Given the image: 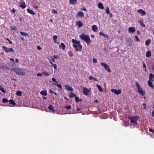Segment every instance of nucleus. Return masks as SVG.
I'll return each instance as SVG.
<instances>
[{
	"mask_svg": "<svg viewBox=\"0 0 154 154\" xmlns=\"http://www.w3.org/2000/svg\"><path fill=\"white\" fill-rule=\"evenodd\" d=\"M72 42L73 44V46L75 49L76 51H81L82 49V45L80 44L79 42L78 41L76 40L72 39Z\"/></svg>",
	"mask_w": 154,
	"mask_h": 154,
	"instance_id": "f257e3e1",
	"label": "nucleus"
},
{
	"mask_svg": "<svg viewBox=\"0 0 154 154\" xmlns=\"http://www.w3.org/2000/svg\"><path fill=\"white\" fill-rule=\"evenodd\" d=\"M79 37L82 40L85 42L87 44H89L91 43V41L89 35L82 33L79 35Z\"/></svg>",
	"mask_w": 154,
	"mask_h": 154,
	"instance_id": "f03ea898",
	"label": "nucleus"
},
{
	"mask_svg": "<svg viewBox=\"0 0 154 154\" xmlns=\"http://www.w3.org/2000/svg\"><path fill=\"white\" fill-rule=\"evenodd\" d=\"M11 71L15 72L18 75H23L25 74V70L21 69H11Z\"/></svg>",
	"mask_w": 154,
	"mask_h": 154,
	"instance_id": "7ed1b4c3",
	"label": "nucleus"
},
{
	"mask_svg": "<svg viewBox=\"0 0 154 154\" xmlns=\"http://www.w3.org/2000/svg\"><path fill=\"white\" fill-rule=\"evenodd\" d=\"M135 85L136 86V88H137V91L138 93L142 96H144L146 93L143 90L142 88L140 87V84L137 82H135Z\"/></svg>",
	"mask_w": 154,
	"mask_h": 154,
	"instance_id": "20e7f679",
	"label": "nucleus"
},
{
	"mask_svg": "<svg viewBox=\"0 0 154 154\" xmlns=\"http://www.w3.org/2000/svg\"><path fill=\"white\" fill-rule=\"evenodd\" d=\"M139 119V117L137 116H132L128 117V119L131 121V123H134L136 125H137V121Z\"/></svg>",
	"mask_w": 154,
	"mask_h": 154,
	"instance_id": "39448f33",
	"label": "nucleus"
},
{
	"mask_svg": "<svg viewBox=\"0 0 154 154\" xmlns=\"http://www.w3.org/2000/svg\"><path fill=\"white\" fill-rule=\"evenodd\" d=\"M91 88H90V90L86 87H84L83 89V94L86 96L89 95V93L90 92Z\"/></svg>",
	"mask_w": 154,
	"mask_h": 154,
	"instance_id": "423d86ee",
	"label": "nucleus"
},
{
	"mask_svg": "<svg viewBox=\"0 0 154 154\" xmlns=\"http://www.w3.org/2000/svg\"><path fill=\"white\" fill-rule=\"evenodd\" d=\"M101 65L104 67L105 69L108 72H111V70L109 66L107 64L105 63H102Z\"/></svg>",
	"mask_w": 154,
	"mask_h": 154,
	"instance_id": "0eeeda50",
	"label": "nucleus"
},
{
	"mask_svg": "<svg viewBox=\"0 0 154 154\" xmlns=\"http://www.w3.org/2000/svg\"><path fill=\"white\" fill-rule=\"evenodd\" d=\"M3 48L5 52L8 53L10 52H14V50L11 48H8L6 47L5 46L2 47Z\"/></svg>",
	"mask_w": 154,
	"mask_h": 154,
	"instance_id": "6e6552de",
	"label": "nucleus"
},
{
	"mask_svg": "<svg viewBox=\"0 0 154 154\" xmlns=\"http://www.w3.org/2000/svg\"><path fill=\"white\" fill-rule=\"evenodd\" d=\"M20 7L22 8L23 9H24L26 8V6L25 4V3L23 0L21 1V2H20Z\"/></svg>",
	"mask_w": 154,
	"mask_h": 154,
	"instance_id": "1a4fd4ad",
	"label": "nucleus"
},
{
	"mask_svg": "<svg viewBox=\"0 0 154 154\" xmlns=\"http://www.w3.org/2000/svg\"><path fill=\"white\" fill-rule=\"evenodd\" d=\"M111 91L112 92H114L115 94L117 95H119L121 94V90L120 89H119L118 90H117L116 89H112L111 90Z\"/></svg>",
	"mask_w": 154,
	"mask_h": 154,
	"instance_id": "9d476101",
	"label": "nucleus"
},
{
	"mask_svg": "<svg viewBox=\"0 0 154 154\" xmlns=\"http://www.w3.org/2000/svg\"><path fill=\"white\" fill-rule=\"evenodd\" d=\"M137 12L141 14V16H143L146 14V12L142 9H140L137 11Z\"/></svg>",
	"mask_w": 154,
	"mask_h": 154,
	"instance_id": "9b49d317",
	"label": "nucleus"
},
{
	"mask_svg": "<svg viewBox=\"0 0 154 154\" xmlns=\"http://www.w3.org/2000/svg\"><path fill=\"white\" fill-rule=\"evenodd\" d=\"M77 16L78 17L82 18L84 17V13L80 11L77 13Z\"/></svg>",
	"mask_w": 154,
	"mask_h": 154,
	"instance_id": "f8f14e48",
	"label": "nucleus"
},
{
	"mask_svg": "<svg viewBox=\"0 0 154 154\" xmlns=\"http://www.w3.org/2000/svg\"><path fill=\"white\" fill-rule=\"evenodd\" d=\"M136 31L135 28L134 27H131L128 28V32L130 33H134Z\"/></svg>",
	"mask_w": 154,
	"mask_h": 154,
	"instance_id": "ddd939ff",
	"label": "nucleus"
},
{
	"mask_svg": "<svg viewBox=\"0 0 154 154\" xmlns=\"http://www.w3.org/2000/svg\"><path fill=\"white\" fill-rule=\"evenodd\" d=\"M149 80L154 81V75L152 73H150L149 77Z\"/></svg>",
	"mask_w": 154,
	"mask_h": 154,
	"instance_id": "4468645a",
	"label": "nucleus"
},
{
	"mask_svg": "<svg viewBox=\"0 0 154 154\" xmlns=\"http://www.w3.org/2000/svg\"><path fill=\"white\" fill-rule=\"evenodd\" d=\"M150 80H149L148 82V84L149 86L152 89L154 88V86L152 84V82Z\"/></svg>",
	"mask_w": 154,
	"mask_h": 154,
	"instance_id": "2eb2a0df",
	"label": "nucleus"
},
{
	"mask_svg": "<svg viewBox=\"0 0 154 154\" xmlns=\"http://www.w3.org/2000/svg\"><path fill=\"white\" fill-rule=\"evenodd\" d=\"M65 87L69 91H73V90L72 88L70 86H69L68 85H65Z\"/></svg>",
	"mask_w": 154,
	"mask_h": 154,
	"instance_id": "dca6fc26",
	"label": "nucleus"
},
{
	"mask_svg": "<svg viewBox=\"0 0 154 154\" xmlns=\"http://www.w3.org/2000/svg\"><path fill=\"white\" fill-rule=\"evenodd\" d=\"M76 24L78 26L79 28L82 27L83 25V23L80 21H77L76 22Z\"/></svg>",
	"mask_w": 154,
	"mask_h": 154,
	"instance_id": "f3484780",
	"label": "nucleus"
},
{
	"mask_svg": "<svg viewBox=\"0 0 154 154\" xmlns=\"http://www.w3.org/2000/svg\"><path fill=\"white\" fill-rule=\"evenodd\" d=\"M49 62L52 66L55 69H57V65L56 64H54L51 60H49Z\"/></svg>",
	"mask_w": 154,
	"mask_h": 154,
	"instance_id": "a211bd4d",
	"label": "nucleus"
},
{
	"mask_svg": "<svg viewBox=\"0 0 154 154\" xmlns=\"http://www.w3.org/2000/svg\"><path fill=\"white\" fill-rule=\"evenodd\" d=\"M98 7L99 8L101 9H104V7L103 4L101 3H99L98 5Z\"/></svg>",
	"mask_w": 154,
	"mask_h": 154,
	"instance_id": "6ab92c4d",
	"label": "nucleus"
},
{
	"mask_svg": "<svg viewBox=\"0 0 154 154\" xmlns=\"http://www.w3.org/2000/svg\"><path fill=\"white\" fill-rule=\"evenodd\" d=\"M77 3V0H69L70 4L73 5Z\"/></svg>",
	"mask_w": 154,
	"mask_h": 154,
	"instance_id": "aec40b11",
	"label": "nucleus"
},
{
	"mask_svg": "<svg viewBox=\"0 0 154 154\" xmlns=\"http://www.w3.org/2000/svg\"><path fill=\"white\" fill-rule=\"evenodd\" d=\"M27 12L31 14L35 15V13L32 10H31L30 9L28 8L27 9Z\"/></svg>",
	"mask_w": 154,
	"mask_h": 154,
	"instance_id": "412c9836",
	"label": "nucleus"
},
{
	"mask_svg": "<svg viewBox=\"0 0 154 154\" xmlns=\"http://www.w3.org/2000/svg\"><path fill=\"white\" fill-rule=\"evenodd\" d=\"M92 29L95 32H96L98 28H97V26L96 25H93L92 26Z\"/></svg>",
	"mask_w": 154,
	"mask_h": 154,
	"instance_id": "4be33fe9",
	"label": "nucleus"
},
{
	"mask_svg": "<svg viewBox=\"0 0 154 154\" xmlns=\"http://www.w3.org/2000/svg\"><path fill=\"white\" fill-rule=\"evenodd\" d=\"M20 33L23 36H24L25 37H26V36L28 37L29 36V35H28V34L26 32H20Z\"/></svg>",
	"mask_w": 154,
	"mask_h": 154,
	"instance_id": "5701e85b",
	"label": "nucleus"
},
{
	"mask_svg": "<svg viewBox=\"0 0 154 154\" xmlns=\"http://www.w3.org/2000/svg\"><path fill=\"white\" fill-rule=\"evenodd\" d=\"M40 93L43 96H46L47 95V93L46 91H42Z\"/></svg>",
	"mask_w": 154,
	"mask_h": 154,
	"instance_id": "b1692460",
	"label": "nucleus"
},
{
	"mask_svg": "<svg viewBox=\"0 0 154 154\" xmlns=\"http://www.w3.org/2000/svg\"><path fill=\"white\" fill-rule=\"evenodd\" d=\"M88 79L90 80L93 79L95 81H96L97 82L98 81V80H97V78H94V77H93V76H89V77L88 78Z\"/></svg>",
	"mask_w": 154,
	"mask_h": 154,
	"instance_id": "393cba45",
	"label": "nucleus"
},
{
	"mask_svg": "<svg viewBox=\"0 0 154 154\" xmlns=\"http://www.w3.org/2000/svg\"><path fill=\"white\" fill-rule=\"evenodd\" d=\"M151 55V52L149 51L147 52V53L146 54V56L147 57H150Z\"/></svg>",
	"mask_w": 154,
	"mask_h": 154,
	"instance_id": "a878e982",
	"label": "nucleus"
},
{
	"mask_svg": "<svg viewBox=\"0 0 154 154\" xmlns=\"http://www.w3.org/2000/svg\"><path fill=\"white\" fill-rule=\"evenodd\" d=\"M75 101L77 103H78L79 102H81L82 101V100L79 99V98L77 97L76 96L75 97Z\"/></svg>",
	"mask_w": 154,
	"mask_h": 154,
	"instance_id": "bb28decb",
	"label": "nucleus"
},
{
	"mask_svg": "<svg viewBox=\"0 0 154 154\" xmlns=\"http://www.w3.org/2000/svg\"><path fill=\"white\" fill-rule=\"evenodd\" d=\"M139 23H140V26L143 27H145V25L143 23V21L142 20H140L139 21Z\"/></svg>",
	"mask_w": 154,
	"mask_h": 154,
	"instance_id": "cd10ccee",
	"label": "nucleus"
},
{
	"mask_svg": "<svg viewBox=\"0 0 154 154\" xmlns=\"http://www.w3.org/2000/svg\"><path fill=\"white\" fill-rule=\"evenodd\" d=\"M151 42V40L150 39H149L148 40H147L145 42V44L146 45H149Z\"/></svg>",
	"mask_w": 154,
	"mask_h": 154,
	"instance_id": "c85d7f7f",
	"label": "nucleus"
},
{
	"mask_svg": "<svg viewBox=\"0 0 154 154\" xmlns=\"http://www.w3.org/2000/svg\"><path fill=\"white\" fill-rule=\"evenodd\" d=\"M53 85H56L57 87L59 88L60 89H62V86L60 84H55V83H53Z\"/></svg>",
	"mask_w": 154,
	"mask_h": 154,
	"instance_id": "c756f323",
	"label": "nucleus"
},
{
	"mask_svg": "<svg viewBox=\"0 0 154 154\" xmlns=\"http://www.w3.org/2000/svg\"><path fill=\"white\" fill-rule=\"evenodd\" d=\"M9 102L12 105H15L16 104L14 101L13 100H9Z\"/></svg>",
	"mask_w": 154,
	"mask_h": 154,
	"instance_id": "7c9ffc66",
	"label": "nucleus"
},
{
	"mask_svg": "<svg viewBox=\"0 0 154 154\" xmlns=\"http://www.w3.org/2000/svg\"><path fill=\"white\" fill-rule=\"evenodd\" d=\"M42 75H44L45 76H49V74L48 73V72H45V71L43 72H42Z\"/></svg>",
	"mask_w": 154,
	"mask_h": 154,
	"instance_id": "2f4dec72",
	"label": "nucleus"
},
{
	"mask_svg": "<svg viewBox=\"0 0 154 154\" xmlns=\"http://www.w3.org/2000/svg\"><path fill=\"white\" fill-rule=\"evenodd\" d=\"M48 108L49 109L52 111H54V107L52 105H50Z\"/></svg>",
	"mask_w": 154,
	"mask_h": 154,
	"instance_id": "473e14b6",
	"label": "nucleus"
},
{
	"mask_svg": "<svg viewBox=\"0 0 154 154\" xmlns=\"http://www.w3.org/2000/svg\"><path fill=\"white\" fill-rule=\"evenodd\" d=\"M97 87L99 91L101 92H102L103 90L101 86L98 85H97Z\"/></svg>",
	"mask_w": 154,
	"mask_h": 154,
	"instance_id": "72a5a7b5",
	"label": "nucleus"
},
{
	"mask_svg": "<svg viewBox=\"0 0 154 154\" xmlns=\"http://www.w3.org/2000/svg\"><path fill=\"white\" fill-rule=\"evenodd\" d=\"M2 101L3 103H6L8 102L9 100L6 98H4L2 99Z\"/></svg>",
	"mask_w": 154,
	"mask_h": 154,
	"instance_id": "f704fd0d",
	"label": "nucleus"
},
{
	"mask_svg": "<svg viewBox=\"0 0 154 154\" xmlns=\"http://www.w3.org/2000/svg\"><path fill=\"white\" fill-rule=\"evenodd\" d=\"M76 95H75V94L73 93H71L70 94H69V96L71 97H76Z\"/></svg>",
	"mask_w": 154,
	"mask_h": 154,
	"instance_id": "c9c22d12",
	"label": "nucleus"
},
{
	"mask_svg": "<svg viewBox=\"0 0 154 154\" xmlns=\"http://www.w3.org/2000/svg\"><path fill=\"white\" fill-rule=\"evenodd\" d=\"M109 8L108 7L106 8V12L107 14H109L110 13Z\"/></svg>",
	"mask_w": 154,
	"mask_h": 154,
	"instance_id": "e433bc0d",
	"label": "nucleus"
},
{
	"mask_svg": "<svg viewBox=\"0 0 154 154\" xmlns=\"http://www.w3.org/2000/svg\"><path fill=\"white\" fill-rule=\"evenodd\" d=\"M22 93L20 91H17L16 94L18 96H20L21 95Z\"/></svg>",
	"mask_w": 154,
	"mask_h": 154,
	"instance_id": "4c0bfd02",
	"label": "nucleus"
},
{
	"mask_svg": "<svg viewBox=\"0 0 154 154\" xmlns=\"http://www.w3.org/2000/svg\"><path fill=\"white\" fill-rule=\"evenodd\" d=\"M0 87L1 88H0V91L2 92L3 93H6V91H5L4 90V88L2 87V86H0Z\"/></svg>",
	"mask_w": 154,
	"mask_h": 154,
	"instance_id": "58836bf2",
	"label": "nucleus"
},
{
	"mask_svg": "<svg viewBox=\"0 0 154 154\" xmlns=\"http://www.w3.org/2000/svg\"><path fill=\"white\" fill-rule=\"evenodd\" d=\"M61 46L62 47V48L63 49H64L65 48H66V45H65V44L63 43H61Z\"/></svg>",
	"mask_w": 154,
	"mask_h": 154,
	"instance_id": "ea45409f",
	"label": "nucleus"
},
{
	"mask_svg": "<svg viewBox=\"0 0 154 154\" xmlns=\"http://www.w3.org/2000/svg\"><path fill=\"white\" fill-rule=\"evenodd\" d=\"M52 13L53 14H57V11L55 9H53L52 11Z\"/></svg>",
	"mask_w": 154,
	"mask_h": 154,
	"instance_id": "a19ab883",
	"label": "nucleus"
},
{
	"mask_svg": "<svg viewBox=\"0 0 154 154\" xmlns=\"http://www.w3.org/2000/svg\"><path fill=\"white\" fill-rule=\"evenodd\" d=\"M57 38V35H54L53 37V39L54 41L56 40V39Z\"/></svg>",
	"mask_w": 154,
	"mask_h": 154,
	"instance_id": "79ce46f5",
	"label": "nucleus"
},
{
	"mask_svg": "<svg viewBox=\"0 0 154 154\" xmlns=\"http://www.w3.org/2000/svg\"><path fill=\"white\" fill-rule=\"evenodd\" d=\"M135 39H136V41H138V42L140 41V40L139 39V38L137 36L135 35Z\"/></svg>",
	"mask_w": 154,
	"mask_h": 154,
	"instance_id": "37998d69",
	"label": "nucleus"
},
{
	"mask_svg": "<svg viewBox=\"0 0 154 154\" xmlns=\"http://www.w3.org/2000/svg\"><path fill=\"white\" fill-rule=\"evenodd\" d=\"M71 107V106L70 105H68V106H66L65 107V108L67 109H70Z\"/></svg>",
	"mask_w": 154,
	"mask_h": 154,
	"instance_id": "c03bdc74",
	"label": "nucleus"
},
{
	"mask_svg": "<svg viewBox=\"0 0 154 154\" xmlns=\"http://www.w3.org/2000/svg\"><path fill=\"white\" fill-rule=\"evenodd\" d=\"M93 62L94 63H97V59L96 58H93Z\"/></svg>",
	"mask_w": 154,
	"mask_h": 154,
	"instance_id": "a18cd8bd",
	"label": "nucleus"
},
{
	"mask_svg": "<svg viewBox=\"0 0 154 154\" xmlns=\"http://www.w3.org/2000/svg\"><path fill=\"white\" fill-rule=\"evenodd\" d=\"M149 131L152 132V133L154 134V130L152 128H149Z\"/></svg>",
	"mask_w": 154,
	"mask_h": 154,
	"instance_id": "49530a36",
	"label": "nucleus"
},
{
	"mask_svg": "<svg viewBox=\"0 0 154 154\" xmlns=\"http://www.w3.org/2000/svg\"><path fill=\"white\" fill-rule=\"evenodd\" d=\"M11 28L12 30H15L17 29V28L15 26L11 27Z\"/></svg>",
	"mask_w": 154,
	"mask_h": 154,
	"instance_id": "de8ad7c7",
	"label": "nucleus"
},
{
	"mask_svg": "<svg viewBox=\"0 0 154 154\" xmlns=\"http://www.w3.org/2000/svg\"><path fill=\"white\" fill-rule=\"evenodd\" d=\"M42 75V73H37V75L38 77H40Z\"/></svg>",
	"mask_w": 154,
	"mask_h": 154,
	"instance_id": "09e8293b",
	"label": "nucleus"
},
{
	"mask_svg": "<svg viewBox=\"0 0 154 154\" xmlns=\"http://www.w3.org/2000/svg\"><path fill=\"white\" fill-rule=\"evenodd\" d=\"M6 40H7V41H8V42H9V43L10 44H12V42L10 41L9 39L8 38H7L6 39Z\"/></svg>",
	"mask_w": 154,
	"mask_h": 154,
	"instance_id": "8fccbe9b",
	"label": "nucleus"
},
{
	"mask_svg": "<svg viewBox=\"0 0 154 154\" xmlns=\"http://www.w3.org/2000/svg\"><path fill=\"white\" fill-rule=\"evenodd\" d=\"M103 36L104 38H109V36L106 34H104Z\"/></svg>",
	"mask_w": 154,
	"mask_h": 154,
	"instance_id": "3c124183",
	"label": "nucleus"
},
{
	"mask_svg": "<svg viewBox=\"0 0 154 154\" xmlns=\"http://www.w3.org/2000/svg\"><path fill=\"white\" fill-rule=\"evenodd\" d=\"M104 33H103L102 32H100L99 33V35L100 36H103Z\"/></svg>",
	"mask_w": 154,
	"mask_h": 154,
	"instance_id": "603ef678",
	"label": "nucleus"
},
{
	"mask_svg": "<svg viewBox=\"0 0 154 154\" xmlns=\"http://www.w3.org/2000/svg\"><path fill=\"white\" fill-rule=\"evenodd\" d=\"M11 12L13 13H15L16 12L14 8H13L11 10Z\"/></svg>",
	"mask_w": 154,
	"mask_h": 154,
	"instance_id": "864d4df0",
	"label": "nucleus"
},
{
	"mask_svg": "<svg viewBox=\"0 0 154 154\" xmlns=\"http://www.w3.org/2000/svg\"><path fill=\"white\" fill-rule=\"evenodd\" d=\"M53 57L54 59H56L58 58V57L57 55H54L53 56Z\"/></svg>",
	"mask_w": 154,
	"mask_h": 154,
	"instance_id": "5fc2aeb1",
	"label": "nucleus"
},
{
	"mask_svg": "<svg viewBox=\"0 0 154 154\" xmlns=\"http://www.w3.org/2000/svg\"><path fill=\"white\" fill-rule=\"evenodd\" d=\"M143 67L144 68H146V65L144 63H143Z\"/></svg>",
	"mask_w": 154,
	"mask_h": 154,
	"instance_id": "6e6d98bb",
	"label": "nucleus"
},
{
	"mask_svg": "<svg viewBox=\"0 0 154 154\" xmlns=\"http://www.w3.org/2000/svg\"><path fill=\"white\" fill-rule=\"evenodd\" d=\"M143 106H144V109H146V103H143Z\"/></svg>",
	"mask_w": 154,
	"mask_h": 154,
	"instance_id": "4d7b16f0",
	"label": "nucleus"
},
{
	"mask_svg": "<svg viewBox=\"0 0 154 154\" xmlns=\"http://www.w3.org/2000/svg\"><path fill=\"white\" fill-rule=\"evenodd\" d=\"M152 68L153 71L154 72V64H153L152 66Z\"/></svg>",
	"mask_w": 154,
	"mask_h": 154,
	"instance_id": "13d9d810",
	"label": "nucleus"
},
{
	"mask_svg": "<svg viewBox=\"0 0 154 154\" xmlns=\"http://www.w3.org/2000/svg\"><path fill=\"white\" fill-rule=\"evenodd\" d=\"M37 48L38 50H41L42 49V48L40 47V46H37Z\"/></svg>",
	"mask_w": 154,
	"mask_h": 154,
	"instance_id": "bf43d9fd",
	"label": "nucleus"
},
{
	"mask_svg": "<svg viewBox=\"0 0 154 154\" xmlns=\"http://www.w3.org/2000/svg\"><path fill=\"white\" fill-rule=\"evenodd\" d=\"M52 80L54 82H55L56 81V79L54 78H52Z\"/></svg>",
	"mask_w": 154,
	"mask_h": 154,
	"instance_id": "052dcab7",
	"label": "nucleus"
},
{
	"mask_svg": "<svg viewBox=\"0 0 154 154\" xmlns=\"http://www.w3.org/2000/svg\"><path fill=\"white\" fill-rule=\"evenodd\" d=\"M10 60L12 61L13 63L14 62V60L13 58H10Z\"/></svg>",
	"mask_w": 154,
	"mask_h": 154,
	"instance_id": "680f3d73",
	"label": "nucleus"
},
{
	"mask_svg": "<svg viewBox=\"0 0 154 154\" xmlns=\"http://www.w3.org/2000/svg\"><path fill=\"white\" fill-rule=\"evenodd\" d=\"M49 91L50 93H54V92L53 91H52L51 90H50Z\"/></svg>",
	"mask_w": 154,
	"mask_h": 154,
	"instance_id": "e2e57ef3",
	"label": "nucleus"
},
{
	"mask_svg": "<svg viewBox=\"0 0 154 154\" xmlns=\"http://www.w3.org/2000/svg\"><path fill=\"white\" fill-rule=\"evenodd\" d=\"M64 98L66 100H67V101L69 100V99L67 98V97H66L65 96V97H64Z\"/></svg>",
	"mask_w": 154,
	"mask_h": 154,
	"instance_id": "0e129e2a",
	"label": "nucleus"
},
{
	"mask_svg": "<svg viewBox=\"0 0 154 154\" xmlns=\"http://www.w3.org/2000/svg\"><path fill=\"white\" fill-rule=\"evenodd\" d=\"M15 62L16 63H18L19 62V60L18 59H17L15 60Z\"/></svg>",
	"mask_w": 154,
	"mask_h": 154,
	"instance_id": "69168bd1",
	"label": "nucleus"
},
{
	"mask_svg": "<svg viewBox=\"0 0 154 154\" xmlns=\"http://www.w3.org/2000/svg\"><path fill=\"white\" fill-rule=\"evenodd\" d=\"M81 109V108H79L77 109V110L78 111H80V110Z\"/></svg>",
	"mask_w": 154,
	"mask_h": 154,
	"instance_id": "338daca9",
	"label": "nucleus"
},
{
	"mask_svg": "<svg viewBox=\"0 0 154 154\" xmlns=\"http://www.w3.org/2000/svg\"><path fill=\"white\" fill-rule=\"evenodd\" d=\"M152 116L154 117V110L152 112Z\"/></svg>",
	"mask_w": 154,
	"mask_h": 154,
	"instance_id": "774afa93",
	"label": "nucleus"
}]
</instances>
